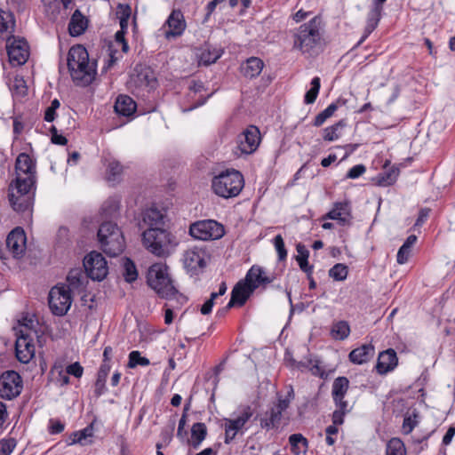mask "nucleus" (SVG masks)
Instances as JSON below:
<instances>
[{
	"mask_svg": "<svg viewBox=\"0 0 455 455\" xmlns=\"http://www.w3.org/2000/svg\"><path fill=\"white\" fill-rule=\"evenodd\" d=\"M14 169L16 177L9 185L10 204L17 212H31L36 189V162L28 154L20 153Z\"/></svg>",
	"mask_w": 455,
	"mask_h": 455,
	"instance_id": "1",
	"label": "nucleus"
},
{
	"mask_svg": "<svg viewBox=\"0 0 455 455\" xmlns=\"http://www.w3.org/2000/svg\"><path fill=\"white\" fill-rule=\"evenodd\" d=\"M67 65L76 86L86 87L95 79L96 62L90 63L89 53L84 45L76 44L69 49Z\"/></svg>",
	"mask_w": 455,
	"mask_h": 455,
	"instance_id": "2",
	"label": "nucleus"
},
{
	"mask_svg": "<svg viewBox=\"0 0 455 455\" xmlns=\"http://www.w3.org/2000/svg\"><path fill=\"white\" fill-rule=\"evenodd\" d=\"M320 23L321 19L315 16L300 25L293 34V48L309 56L315 54L321 41Z\"/></svg>",
	"mask_w": 455,
	"mask_h": 455,
	"instance_id": "3",
	"label": "nucleus"
},
{
	"mask_svg": "<svg viewBox=\"0 0 455 455\" xmlns=\"http://www.w3.org/2000/svg\"><path fill=\"white\" fill-rule=\"evenodd\" d=\"M143 245L158 257H166L178 245L176 236L164 228H147L142 232Z\"/></svg>",
	"mask_w": 455,
	"mask_h": 455,
	"instance_id": "4",
	"label": "nucleus"
},
{
	"mask_svg": "<svg viewBox=\"0 0 455 455\" xmlns=\"http://www.w3.org/2000/svg\"><path fill=\"white\" fill-rule=\"evenodd\" d=\"M147 283L163 299H172L177 295L181 297L172 283L165 264L152 265L148 271Z\"/></svg>",
	"mask_w": 455,
	"mask_h": 455,
	"instance_id": "5",
	"label": "nucleus"
},
{
	"mask_svg": "<svg viewBox=\"0 0 455 455\" xmlns=\"http://www.w3.org/2000/svg\"><path fill=\"white\" fill-rule=\"evenodd\" d=\"M244 186L242 173L236 170H227L212 179V187L216 195L223 198L237 196Z\"/></svg>",
	"mask_w": 455,
	"mask_h": 455,
	"instance_id": "6",
	"label": "nucleus"
},
{
	"mask_svg": "<svg viewBox=\"0 0 455 455\" xmlns=\"http://www.w3.org/2000/svg\"><path fill=\"white\" fill-rule=\"evenodd\" d=\"M189 235L202 241L218 240L225 235V228L214 220H197L190 225Z\"/></svg>",
	"mask_w": 455,
	"mask_h": 455,
	"instance_id": "7",
	"label": "nucleus"
},
{
	"mask_svg": "<svg viewBox=\"0 0 455 455\" xmlns=\"http://www.w3.org/2000/svg\"><path fill=\"white\" fill-rule=\"evenodd\" d=\"M72 303L71 290L68 286H54L48 296V304L54 315L63 316L69 310Z\"/></svg>",
	"mask_w": 455,
	"mask_h": 455,
	"instance_id": "8",
	"label": "nucleus"
},
{
	"mask_svg": "<svg viewBox=\"0 0 455 455\" xmlns=\"http://www.w3.org/2000/svg\"><path fill=\"white\" fill-rule=\"evenodd\" d=\"M209 258L210 255L205 247L194 246L184 252V267L191 276L198 275L204 272Z\"/></svg>",
	"mask_w": 455,
	"mask_h": 455,
	"instance_id": "9",
	"label": "nucleus"
},
{
	"mask_svg": "<svg viewBox=\"0 0 455 455\" xmlns=\"http://www.w3.org/2000/svg\"><path fill=\"white\" fill-rule=\"evenodd\" d=\"M83 265L87 276L93 281H102L108 273L106 259L100 252L95 251L84 257Z\"/></svg>",
	"mask_w": 455,
	"mask_h": 455,
	"instance_id": "10",
	"label": "nucleus"
},
{
	"mask_svg": "<svg viewBox=\"0 0 455 455\" xmlns=\"http://www.w3.org/2000/svg\"><path fill=\"white\" fill-rule=\"evenodd\" d=\"M22 390V379L15 371H6L0 376V397L12 400L20 395Z\"/></svg>",
	"mask_w": 455,
	"mask_h": 455,
	"instance_id": "11",
	"label": "nucleus"
},
{
	"mask_svg": "<svg viewBox=\"0 0 455 455\" xmlns=\"http://www.w3.org/2000/svg\"><path fill=\"white\" fill-rule=\"evenodd\" d=\"M6 51L9 61L12 66L25 64L29 57V47L24 38H16L14 36L8 37Z\"/></svg>",
	"mask_w": 455,
	"mask_h": 455,
	"instance_id": "12",
	"label": "nucleus"
},
{
	"mask_svg": "<svg viewBox=\"0 0 455 455\" xmlns=\"http://www.w3.org/2000/svg\"><path fill=\"white\" fill-rule=\"evenodd\" d=\"M261 135L259 129L255 125H249L237 136V150L241 155H251L259 146Z\"/></svg>",
	"mask_w": 455,
	"mask_h": 455,
	"instance_id": "13",
	"label": "nucleus"
},
{
	"mask_svg": "<svg viewBox=\"0 0 455 455\" xmlns=\"http://www.w3.org/2000/svg\"><path fill=\"white\" fill-rule=\"evenodd\" d=\"M15 351L17 359L22 363H28L34 355L35 346L32 343L28 330H20L17 335L15 344Z\"/></svg>",
	"mask_w": 455,
	"mask_h": 455,
	"instance_id": "14",
	"label": "nucleus"
},
{
	"mask_svg": "<svg viewBox=\"0 0 455 455\" xmlns=\"http://www.w3.org/2000/svg\"><path fill=\"white\" fill-rule=\"evenodd\" d=\"M26 243V234L24 229L20 227L13 228L6 238V247L13 254L14 258H21L24 255Z\"/></svg>",
	"mask_w": 455,
	"mask_h": 455,
	"instance_id": "15",
	"label": "nucleus"
},
{
	"mask_svg": "<svg viewBox=\"0 0 455 455\" xmlns=\"http://www.w3.org/2000/svg\"><path fill=\"white\" fill-rule=\"evenodd\" d=\"M102 251L110 257H116L121 254L125 248V241L120 228H116L110 236H107L106 241L100 243Z\"/></svg>",
	"mask_w": 455,
	"mask_h": 455,
	"instance_id": "16",
	"label": "nucleus"
},
{
	"mask_svg": "<svg viewBox=\"0 0 455 455\" xmlns=\"http://www.w3.org/2000/svg\"><path fill=\"white\" fill-rule=\"evenodd\" d=\"M398 364L396 352L393 348H388L379 353L376 364V371L379 375H385L395 370Z\"/></svg>",
	"mask_w": 455,
	"mask_h": 455,
	"instance_id": "17",
	"label": "nucleus"
},
{
	"mask_svg": "<svg viewBox=\"0 0 455 455\" xmlns=\"http://www.w3.org/2000/svg\"><path fill=\"white\" fill-rule=\"evenodd\" d=\"M169 30L165 32L166 37L180 36L186 29L187 24L180 10H173L166 20Z\"/></svg>",
	"mask_w": 455,
	"mask_h": 455,
	"instance_id": "18",
	"label": "nucleus"
},
{
	"mask_svg": "<svg viewBox=\"0 0 455 455\" xmlns=\"http://www.w3.org/2000/svg\"><path fill=\"white\" fill-rule=\"evenodd\" d=\"M323 219L338 220L339 224L341 226L349 224V219H351L350 204L348 202L334 203L332 209L328 213H326Z\"/></svg>",
	"mask_w": 455,
	"mask_h": 455,
	"instance_id": "19",
	"label": "nucleus"
},
{
	"mask_svg": "<svg viewBox=\"0 0 455 455\" xmlns=\"http://www.w3.org/2000/svg\"><path fill=\"white\" fill-rule=\"evenodd\" d=\"M383 7L371 4V8L367 15V22L364 28L363 35L356 44L355 47L362 44L367 37L375 30L382 17Z\"/></svg>",
	"mask_w": 455,
	"mask_h": 455,
	"instance_id": "20",
	"label": "nucleus"
},
{
	"mask_svg": "<svg viewBox=\"0 0 455 455\" xmlns=\"http://www.w3.org/2000/svg\"><path fill=\"white\" fill-rule=\"evenodd\" d=\"M164 215L156 208H149L142 212V220L139 223L140 228H163Z\"/></svg>",
	"mask_w": 455,
	"mask_h": 455,
	"instance_id": "21",
	"label": "nucleus"
},
{
	"mask_svg": "<svg viewBox=\"0 0 455 455\" xmlns=\"http://www.w3.org/2000/svg\"><path fill=\"white\" fill-rule=\"evenodd\" d=\"M259 418L261 428L268 431L271 429H277L281 424L282 414L271 406L261 416L257 415L255 419Z\"/></svg>",
	"mask_w": 455,
	"mask_h": 455,
	"instance_id": "22",
	"label": "nucleus"
},
{
	"mask_svg": "<svg viewBox=\"0 0 455 455\" xmlns=\"http://www.w3.org/2000/svg\"><path fill=\"white\" fill-rule=\"evenodd\" d=\"M264 62L258 57H250L241 64V73L245 78H256L262 72Z\"/></svg>",
	"mask_w": 455,
	"mask_h": 455,
	"instance_id": "23",
	"label": "nucleus"
},
{
	"mask_svg": "<svg viewBox=\"0 0 455 455\" xmlns=\"http://www.w3.org/2000/svg\"><path fill=\"white\" fill-rule=\"evenodd\" d=\"M88 27V20L76 9L72 14L68 23V32L71 36L83 35Z\"/></svg>",
	"mask_w": 455,
	"mask_h": 455,
	"instance_id": "24",
	"label": "nucleus"
},
{
	"mask_svg": "<svg viewBox=\"0 0 455 455\" xmlns=\"http://www.w3.org/2000/svg\"><path fill=\"white\" fill-rule=\"evenodd\" d=\"M374 347L371 344H364L353 349L349 355V360L355 364H363L371 360L374 355Z\"/></svg>",
	"mask_w": 455,
	"mask_h": 455,
	"instance_id": "25",
	"label": "nucleus"
},
{
	"mask_svg": "<svg viewBox=\"0 0 455 455\" xmlns=\"http://www.w3.org/2000/svg\"><path fill=\"white\" fill-rule=\"evenodd\" d=\"M255 290L256 285L248 286L243 281H240L233 288L231 297L237 302V306L242 307Z\"/></svg>",
	"mask_w": 455,
	"mask_h": 455,
	"instance_id": "26",
	"label": "nucleus"
},
{
	"mask_svg": "<svg viewBox=\"0 0 455 455\" xmlns=\"http://www.w3.org/2000/svg\"><path fill=\"white\" fill-rule=\"evenodd\" d=\"M115 111L124 116H130L136 111V102L128 95H119L115 102Z\"/></svg>",
	"mask_w": 455,
	"mask_h": 455,
	"instance_id": "27",
	"label": "nucleus"
},
{
	"mask_svg": "<svg viewBox=\"0 0 455 455\" xmlns=\"http://www.w3.org/2000/svg\"><path fill=\"white\" fill-rule=\"evenodd\" d=\"M207 436V427L204 423L196 422L194 423L191 427V438L186 439V443L188 445L191 446L193 449L196 450L201 445L202 442Z\"/></svg>",
	"mask_w": 455,
	"mask_h": 455,
	"instance_id": "28",
	"label": "nucleus"
},
{
	"mask_svg": "<svg viewBox=\"0 0 455 455\" xmlns=\"http://www.w3.org/2000/svg\"><path fill=\"white\" fill-rule=\"evenodd\" d=\"M336 410L332 412L331 420L334 425H342L344 417L350 411L348 403L345 397H332Z\"/></svg>",
	"mask_w": 455,
	"mask_h": 455,
	"instance_id": "29",
	"label": "nucleus"
},
{
	"mask_svg": "<svg viewBox=\"0 0 455 455\" xmlns=\"http://www.w3.org/2000/svg\"><path fill=\"white\" fill-rule=\"evenodd\" d=\"M399 175V169L392 166L390 169L379 172L372 180L379 187H387L393 185Z\"/></svg>",
	"mask_w": 455,
	"mask_h": 455,
	"instance_id": "30",
	"label": "nucleus"
},
{
	"mask_svg": "<svg viewBox=\"0 0 455 455\" xmlns=\"http://www.w3.org/2000/svg\"><path fill=\"white\" fill-rule=\"evenodd\" d=\"M110 369H111L110 364L101 363V365L98 371V373H97V379L94 384L95 396L100 397L107 391L106 379L110 371Z\"/></svg>",
	"mask_w": 455,
	"mask_h": 455,
	"instance_id": "31",
	"label": "nucleus"
},
{
	"mask_svg": "<svg viewBox=\"0 0 455 455\" xmlns=\"http://www.w3.org/2000/svg\"><path fill=\"white\" fill-rule=\"evenodd\" d=\"M291 451L294 455L306 454L308 449V440L301 434H292L289 436Z\"/></svg>",
	"mask_w": 455,
	"mask_h": 455,
	"instance_id": "32",
	"label": "nucleus"
},
{
	"mask_svg": "<svg viewBox=\"0 0 455 455\" xmlns=\"http://www.w3.org/2000/svg\"><path fill=\"white\" fill-rule=\"evenodd\" d=\"M119 201L115 198H108L104 202L100 208V215L102 219H113L119 212Z\"/></svg>",
	"mask_w": 455,
	"mask_h": 455,
	"instance_id": "33",
	"label": "nucleus"
},
{
	"mask_svg": "<svg viewBox=\"0 0 455 455\" xmlns=\"http://www.w3.org/2000/svg\"><path fill=\"white\" fill-rule=\"evenodd\" d=\"M93 435V423H91L86 427L80 431H75L71 433L69 438L71 442L69 443L70 445L80 443L82 445L86 444L85 442L88 437H92Z\"/></svg>",
	"mask_w": 455,
	"mask_h": 455,
	"instance_id": "34",
	"label": "nucleus"
},
{
	"mask_svg": "<svg viewBox=\"0 0 455 455\" xmlns=\"http://www.w3.org/2000/svg\"><path fill=\"white\" fill-rule=\"evenodd\" d=\"M349 388V380L347 377H338L334 379L331 388L332 397H345Z\"/></svg>",
	"mask_w": 455,
	"mask_h": 455,
	"instance_id": "35",
	"label": "nucleus"
},
{
	"mask_svg": "<svg viewBox=\"0 0 455 455\" xmlns=\"http://www.w3.org/2000/svg\"><path fill=\"white\" fill-rule=\"evenodd\" d=\"M15 19L14 15L10 11H4L0 9V32L14 31Z\"/></svg>",
	"mask_w": 455,
	"mask_h": 455,
	"instance_id": "36",
	"label": "nucleus"
},
{
	"mask_svg": "<svg viewBox=\"0 0 455 455\" xmlns=\"http://www.w3.org/2000/svg\"><path fill=\"white\" fill-rule=\"evenodd\" d=\"M124 277L127 283H132L138 278V271L134 262L127 257L123 259Z\"/></svg>",
	"mask_w": 455,
	"mask_h": 455,
	"instance_id": "37",
	"label": "nucleus"
},
{
	"mask_svg": "<svg viewBox=\"0 0 455 455\" xmlns=\"http://www.w3.org/2000/svg\"><path fill=\"white\" fill-rule=\"evenodd\" d=\"M350 334V326L347 321H339L332 325L331 335L334 339L344 340Z\"/></svg>",
	"mask_w": 455,
	"mask_h": 455,
	"instance_id": "38",
	"label": "nucleus"
},
{
	"mask_svg": "<svg viewBox=\"0 0 455 455\" xmlns=\"http://www.w3.org/2000/svg\"><path fill=\"white\" fill-rule=\"evenodd\" d=\"M347 125V123L344 119L339 120L333 125L326 127L323 130V140L326 141H333L339 139V134L338 131L344 128Z\"/></svg>",
	"mask_w": 455,
	"mask_h": 455,
	"instance_id": "39",
	"label": "nucleus"
},
{
	"mask_svg": "<svg viewBox=\"0 0 455 455\" xmlns=\"http://www.w3.org/2000/svg\"><path fill=\"white\" fill-rule=\"evenodd\" d=\"M386 455H406L404 443L399 438H392L387 443Z\"/></svg>",
	"mask_w": 455,
	"mask_h": 455,
	"instance_id": "40",
	"label": "nucleus"
},
{
	"mask_svg": "<svg viewBox=\"0 0 455 455\" xmlns=\"http://www.w3.org/2000/svg\"><path fill=\"white\" fill-rule=\"evenodd\" d=\"M321 87V81L318 76L314 77L311 80V88L306 92L304 97V102L306 104H313L319 93Z\"/></svg>",
	"mask_w": 455,
	"mask_h": 455,
	"instance_id": "41",
	"label": "nucleus"
},
{
	"mask_svg": "<svg viewBox=\"0 0 455 455\" xmlns=\"http://www.w3.org/2000/svg\"><path fill=\"white\" fill-rule=\"evenodd\" d=\"M116 228H119L116 223L112 221L104 220L100 226L97 234L99 243H100L102 241H106L107 236H110L112 233L116 231Z\"/></svg>",
	"mask_w": 455,
	"mask_h": 455,
	"instance_id": "42",
	"label": "nucleus"
},
{
	"mask_svg": "<svg viewBox=\"0 0 455 455\" xmlns=\"http://www.w3.org/2000/svg\"><path fill=\"white\" fill-rule=\"evenodd\" d=\"M348 275V267L342 263L335 264L329 270V276L334 281H344Z\"/></svg>",
	"mask_w": 455,
	"mask_h": 455,
	"instance_id": "43",
	"label": "nucleus"
},
{
	"mask_svg": "<svg viewBox=\"0 0 455 455\" xmlns=\"http://www.w3.org/2000/svg\"><path fill=\"white\" fill-rule=\"evenodd\" d=\"M149 364H150L149 360L145 356H141L140 351L134 350L129 354V360H128V363H127V366L129 368L133 369L139 365L140 366H148Z\"/></svg>",
	"mask_w": 455,
	"mask_h": 455,
	"instance_id": "44",
	"label": "nucleus"
},
{
	"mask_svg": "<svg viewBox=\"0 0 455 455\" xmlns=\"http://www.w3.org/2000/svg\"><path fill=\"white\" fill-rule=\"evenodd\" d=\"M293 399H294V392H293L292 387H291L290 390L287 392V395L285 397H283L282 395H277V403H274L272 406L275 409H277V411H279V412H281V414H282L284 411H286L289 408L290 403Z\"/></svg>",
	"mask_w": 455,
	"mask_h": 455,
	"instance_id": "45",
	"label": "nucleus"
},
{
	"mask_svg": "<svg viewBox=\"0 0 455 455\" xmlns=\"http://www.w3.org/2000/svg\"><path fill=\"white\" fill-rule=\"evenodd\" d=\"M419 412L414 410L411 414L405 415L403 422V432L404 435H409L418 425Z\"/></svg>",
	"mask_w": 455,
	"mask_h": 455,
	"instance_id": "46",
	"label": "nucleus"
},
{
	"mask_svg": "<svg viewBox=\"0 0 455 455\" xmlns=\"http://www.w3.org/2000/svg\"><path fill=\"white\" fill-rule=\"evenodd\" d=\"M68 287L73 289H78L83 285V275L79 269H71L67 276Z\"/></svg>",
	"mask_w": 455,
	"mask_h": 455,
	"instance_id": "47",
	"label": "nucleus"
},
{
	"mask_svg": "<svg viewBox=\"0 0 455 455\" xmlns=\"http://www.w3.org/2000/svg\"><path fill=\"white\" fill-rule=\"evenodd\" d=\"M259 274L260 267L252 266L247 272L245 279L243 282L246 283L248 286L256 285V289H258L259 281L258 280V278L259 277Z\"/></svg>",
	"mask_w": 455,
	"mask_h": 455,
	"instance_id": "48",
	"label": "nucleus"
},
{
	"mask_svg": "<svg viewBox=\"0 0 455 455\" xmlns=\"http://www.w3.org/2000/svg\"><path fill=\"white\" fill-rule=\"evenodd\" d=\"M123 166L117 161H111L107 169L108 180H116L117 177L122 173Z\"/></svg>",
	"mask_w": 455,
	"mask_h": 455,
	"instance_id": "49",
	"label": "nucleus"
},
{
	"mask_svg": "<svg viewBox=\"0 0 455 455\" xmlns=\"http://www.w3.org/2000/svg\"><path fill=\"white\" fill-rule=\"evenodd\" d=\"M274 245L278 254V260H285L287 258V250L285 248L284 242L281 235H277L275 236Z\"/></svg>",
	"mask_w": 455,
	"mask_h": 455,
	"instance_id": "50",
	"label": "nucleus"
},
{
	"mask_svg": "<svg viewBox=\"0 0 455 455\" xmlns=\"http://www.w3.org/2000/svg\"><path fill=\"white\" fill-rule=\"evenodd\" d=\"M16 447V440L13 438L0 440V455H10Z\"/></svg>",
	"mask_w": 455,
	"mask_h": 455,
	"instance_id": "51",
	"label": "nucleus"
},
{
	"mask_svg": "<svg viewBox=\"0 0 455 455\" xmlns=\"http://www.w3.org/2000/svg\"><path fill=\"white\" fill-rule=\"evenodd\" d=\"M132 15V9L129 4H119L116 7V17L118 20H129Z\"/></svg>",
	"mask_w": 455,
	"mask_h": 455,
	"instance_id": "52",
	"label": "nucleus"
},
{
	"mask_svg": "<svg viewBox=\"0 0 455 455\" xmlns=\"http://www.w3.org/2000/svg\"><path fill=\"white\" fill-rule=\"evenodd\" d=\"M66 372L68 375H72L79 379L84 373V368L78 362H76L66 367Z\"/></svg>",
	"mask_w": 455,
	"mask_h": 455,
	"instance_id": "53",
	"label": "nucleus"
},
{
	"mask_svg": "<svg viewBox=\"0 0 455 455\" xmlns=\"http://www.w3.org/2000/svg\"><path fill=\"white\" fill-rule=\"evenodd\" d=\"M366 172V167L360 164L353 166L347 173V179H357Z\"/></svg>",
	"mask_w": 455,
	"mask_h": 455,
	"instance_id": "54",
	"label": "nucleus"
},
{
	"mask_svg": "<svg viewBox=\"0 0 455 455\" xmlns=\"http://www.w3.org/2000/svg\"><path fill=\"white\" fill-rule=\"evenodd\" d=\"M221 56V53L219 52L218 51H214L212 52H211L210 51L208 52H204L202 53V60L204 61V64L206 65H210V64H212L214 62H216Z\"/></svg>",
	"mask_w": 455,
	"mask_h": 455,
	"instance_id": "55",
	"label": "nucleus"
},
{
	"mask_svg": "<svg viewBox=\"0 0 455 455\" xmlns=\"http://www.w3.org/2000/svg\"><path fill=\"white\" fill-rule=\"evenodd\" d=\"M244 424L243 422H241L238 418L235 419H227L226 423V432H231L234 431L237 433L239 430H241L243 427Z\"/></svg>",
	"mask_w": 455,
	"mask_h": 455,
	"instance_id": "56",
	"label": "nucleus"
},
{
	"mask_svg": "<svg viewBox=\"0 0 455 455\" xmlns=\"http://www.w3.org/2000/svg\"><path fill=\"white\" fill-rule=\"evenodd\" d=\"M296 260L300 267V269L305 272L307 275H308V273L312 274L313 273V265H310L308 263V258H307V256H302V257H296Z\"/></svg>",
	"mask_w": 455,
	"mask_h": 455,
	"instance_id": "57",
	"label": "nucleus"
},
{
	"mask_svg": "<svg viewBox=\"0 0 455 455\" xmlns=\"http://www.w3.org/2000/svg\"><path fill=\"white\" fill-rule=\"evenodd\" d=\"M411 254V250H409L407 247H405L403 244L399 248L397 255H396V260L398 264H404L407 262L409 257Z\"/></svg>",
	"mask_w": 455,
	"mask_h": 455,
	"instance_id": "58",
	"label": "nucleus"
},
{
	"mask_svg": "<svg viewBox=\"0 0 455 455\" xmlns=\"http://www.w3.org/2000/svg\"><path fill=\"white\" fill-rule=\"evenodd\" d=\"M175 421H172L171 427L169 429H163L161 432V437L164 445L167 446L171 441L172 440V432L174 430Z\"/></svg>",
	"mask_w": 455,
	"mask_h": 455,
	"instance_id": "59",
	"label": "nucleus"
},
{
	"mask_svg": "<svg viewBox=\"0 0 455 455\" xmlns=\"http://www.w3.org/2000/svg\"><path fill=\"white\" fill-rule=\"evenodd\" d=\"M430 209L429 208H422L419 212V216L414 224L415 227H421L425 221L427 220L429 216Z\"/></svg>",
	"mask_w": 455,
	"mask_h": 455,
	"instance_id": "60",
	"label": "nucleus"
},
{
	"mask_svg": "<svg viewBox=\"0 0 455 455\" xmlns=\"http://www.w3.org/2000/svg\"><path fill=\"white\" fill-rule=\"evenodd\" d=\"M253 410L251 406H244L241 411V414L237 417L241 422L245 423L252 417Z\"/></svg>",
	"mask_w": 455,
	"mask_h": 455,
	"instance_id": "61",
	"label": "nucleus"
},
{
	"mask_svg": "<svg viewBox=\"0 0 455 455\" xmlns=\"http://www.w3.org/2000/svg\"><path fill=\"white\" fill-rule=\"evenodd\" d=\"M50 423H51V426H50L49 431H50V433L52 435L60 434L65 428V425L61 421H60V420H52V419H51Z\"/></svg>",
	"mask_w": 455,
	"mask_h": 455,
	"instance_id": "62",
	"label": "nucleus"
},
{
	"mask_svg": "<svg viewBox=\"0 0 455 455\" xmlns=\"http://www.w3.org/2000/svg\"><path fill=\"white\" fill-rule=\"evenodd\" d=\"M330 116L328 115V113L324 110H323L322 112H320L318 115H316V116L315 117L314 119V122H313V125L315 126V127H319L321 126L325 121L326 119H328Z\"/></svg>",
	"mask_w": 455,
	"mask_h": 455,
	"instance_id": "63",
	"label": "nucleus"
},
{
	"mask_svg": "<svg viewBox=\"0 0 455 455\" xmlns=\"http://www.w3.org/2000/svg\"><path fill=\"white\" fill-rule=\"evenodd\" d=\"M455 435V427L451 426L443 438V443L448 445L451 443L453 436Z\"/></svg>",
	"mask_w": 455,
	"mask_h": 455,
	"instance_id": "64",
	"label": "nucleus"
}]
</instances>
